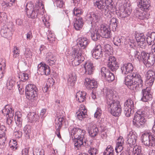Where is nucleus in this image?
<instances>
[{"mask_svg": "<svg viewBox=\"0 0 155 155\" xmlns=\"http://www.w3.org/2000/svg\"><path fill=\"white\" fill-rule=\"evenodd\" d=\"M104 95L106 96L107 103L109 110L114 116H119L122 112V108L120 102L114 99L116 96L114 94L112 90L106 88L104 89Z\"/></svg>", "mask_w": 155, "mask_h": 155, "instance_id": "nucleus-1", "label": "nucleus"}, {"mask_svg": "<svg viewBox=\"0 0 155 155\" xmlns=\"http://www.w3.org/2000/svg\"><path fill=\"white\" fill-rule=\"evenodd\" d=\"M124 82L129 88L134 91H137L143 87L142 78L136 72L125 77Z\"/></svg>", "mask_w": 155, "mask_h": 155, "instance_id": "nucleus-2", "label": "nucleus"}, {"mask_svg": "<svg viewBox=\"0 0 155 155\" xmlns=\"http://www.w3.org/2000/svg\"><path fill=\"white\" fill-rule=\"evenodd\" d=\"M69 130H71L70 132L71 137L75 140L74 145L78 149L82 146H86L87 141L84 137L85 131L84 130L77 127H70Z\"/></svg>", "mask_w": 155, "mask_h": 155, "instance_id": "nucleus-3", "label": "nucleus"}, {"mask_svg": "<svg viewBox=\"0 0 155 155\" xmlns=\"http://www.w3.org/2000/svg\"><path fill=\"white\" fill-rule=\"evenodd\" d=\"M150 110V107L146 106L144 108V111H137L135 114L133 120L134 125L137 128L143 127L146 122L145 115H149Z\"/></svg>", "mask_w": 155, "mask_h": 155, "instance_id": "nucleus-4", "label": "nucleus"}, {"mask_svg": "<svg viewBox=\"0 0 155 155\" xmlns=\"http://www.w3.org/2000/svg\"><path fill=\"white\" fill-rule=\"evenodd\" d=\"M142 142L146 146L154 147L155 145V137L154 135L149 131H145L141 136Z\"/></svg>", "mask_w": 155, "mask_h": 155, "instance_id": "nucleus-5", "label": "nucleus"}, {"mask_svg": "<svg viewBox=\"0 0 155 155\" xmlns=\"http://www.w3.org/2000/svg\"><path fill=\"white\" fill-rule=\"evenodd\" d=\"M44 7L42 0H38L35 3V8L28 11L26 13L29 18H36L38 14L44 13Z\"/></svg>", "mask_w": 155, "mask_h": 155, "instance_id": "nucleus-6", "label": "nucleus"}, {"mask_svg": "<svg viewBox=\"0 0 155 155\" xmlns=\"http://www.w3.org/2000/svg\"><path fill=\"white\" fill-rule=\"evenodd\" d=\"M37 89L35 85L30 84L27 85L25 88L26 97L29 100H35L37 98Z\"/></svg>", "mask_w": 155, "mask_h": 155, "instance_id": "nucleus-7", "label": "nucleus"}, {"mask_svg": "<svg viewBox=\"0 0 155 155\" xmlns=\"http://www.w3.org/2000/svg\"><path fill=\"white\" fill-rule=\"evenodd\" d=\"M14 31V26L12 23H11L2 27L1 30V34L3 37L10 39Z\"/></svg>", "mask_w": 155, "mask_h": 155, "instance_id": "nucleus-8", "label": "nucleus"}, {"mask_svg": "<svg viewBox=\"0 0 155 155\" xmlns=\"http://www.w3.org/2000/svg\"><path fill=\"white\" fill-rule=\"evenodd\" d=\"M2 112L7 118L6 123L9 127H11L13 117L14 115V110L9 105H6L2 110Z\"/></svg>", "mask_w": 155, "mask_h": 155, "instance_id": "nucleus-9", "label": "nucleus"}, {"mask_svg": "<svg viewBox=\"0 0 155 155\" xmlns=\"http://www.w3.org/2000/svg\"><path fill=\"white\" fill-rule=\"evenodd\" d=\"M82 54L81 52L78 51V49L74 48L72 53V56L74 59L72 61L73 65H78L84 60Z\"/></svg>", "mask_w": 155, "mask_h": 155, "instance_id": "nucleus-10", "label": "nucleus"}, {"mask_svg": "<svg viewBox=\"0 0 155 155\" xmlns=\"http://www.w3.org/2000/svg\"><path fill=\"white\" fill-rule=\"evenodd\" d=\"M89 43L88 39L85 38H79L77 40V45L78 49L77 48L79 51L83 54L86 51V48Z\"/></svg>", "mask_w": 155, "mask_h": 155, "instance_id": "nucleus-11", "label": "nucleus"}, {"mask_svg": "<svg viewBox=\"0 0 155 155\" xmlns=\"http://www.w3.org/2000/svg\"><path fill=\"white\" fill-rule=\"evenodd\" d=\"M87 20L90 22L92 26L97 25L101 20L100 16L98 14L93 12L87 14Z\"/></svg>", "mask_w": 155, "mask_h": 155, "instance_id": "nucleus-12", "label": "nucleus"}, {"mask_svg": "<svg viewBox=\"0 0 155 155\" xmlns=\"http://www.w3.org/2000/svg\"><path fill=\"white\" fill-rule=\"evenodd\" d=\"M101 77L104 78L109 82H112L115 79L114 74L110 72L108 69H106L105 67H103L101 68Z\"/></svg>", "mask_w": 155, "mask_h": 155, "instance_id": "nucleus-13", "label": "nucleus"}, {"mask_svg": "<svg viewBox=\"0 0 155 155\" xmlns=\"http://www.w3.org/2000/svg\"><path fill=\"white\" fill-rule=\"evenodd\" d=\"M143 62L147 67H150L152 66L155 62L154 57L152 54L149 53H143Z\"/></svg>", "mask_w": 155, "mask_h": 155, "instance_id": "nucleus-14", "label": "nucleus"}, {"mask_svg": "<svg viewBox=\"0 0 155 155\" xmlns=\"http://www.w3.org/2000/svg\"><path fill=\"white\" fill-rule=\"evenodd\" d=\"M104 2L106 9L104 14L107 17L110 18L111 17L110 13L115 9L114 3L112 0H105Z\"/></svg>", "mask_w": 155, "mask_h": 155, "instance_id": "nucleus-15", "label": "nucleus"}, {"mask_svg": "<svg viewBox=\"0 0 155 155\" xmlns=\"http://www.w3.org/2000/svg\"><path fill=\"white\" fill-rule=\"evenodd\" d=\"M37 72L41 75H48L50 73V67L44 63L41 62L38 66Z\"/></svg>", "mask_w": 155, "mask_h": 155, "instance_id": "nucleus-16", "label": "nucleus"}, {"mask_svg": "<svg viewBox=\"0 0 155 155\" xmlns=\"http://www.w3.org/2000/svg\"><path fill=\"white\" fill-rule=\"evenodd\" d=\"M64 118L62 116H58L55 119V124L56 129L55 133L58 137L59 138H61L60 134V130L62 125L63 124Z\"/></svg>", "mask_w": 155, "mask_h": 155, "instance_id": "nucleus-17", "label": "nucleus"}, {"mask_svg": "<svg viewBox=\"0 0 155 155\" xmlns=\"http://www.w3.org/2000/svg\"><path fill=\"white\" fill-rule=\"evenodd\" d=\"M142 92L143 97L141 100L142 101L147 102L152 99V93L150 87H147L146 89H143Z\"/></svg>", "mask_w": 155, "mask_h": 155, "instance_id": "nucleus-18", "label": "nucleus"}, {"mask_svg": "<svg viewBox=\"0 0 155 155\" xmlns=\"http://www.w3.org/2000/svg\"><path fill=\"white\" fill-rule=\"evenodd\" d=\"M85 71L82 73H84L86 74L91 75L93 74L95 69L94 67L92 61L90 60L86 61L84 65Z\"/></svg>", "mask_w": 155, "mask_h": 155, "instance_id": "nucleus-19", "label": "nucleus"}, {"mask_svg": "<svg viewBox=\"0 0 155 155\" xmlns=\"http://www.w3.org/2000/svg\"><path fill=\"white\" fill-rule=\"evenodd\" d=\"M108 67L112 71H116L118 68V64L116 58L112 56H109L108 58Z\"/></svg>", "mask_w": 155, "mask_h": 155, "instance_id": "nucleus-20", "label": "nucleus"}, {"mask_svg": "<svg viewBox=\"0 0 155 155\" xmlns=\"http://www.w3.org/2000/svg\"><path fill=\"white\" fill-rule=\"evenodd\" d=\"M120 68L122 73L126 74L129 73H131L133 71L134 67L132 63H128L121 64Z\"/></svg>", "mask_w": 155, "mask_h": 155, "instance_id": "nucleus-21", "label": "nucleus"}, {"mask_svg": "<svg viewBox=\"0 0 155 155\" xmlns=\"http://www.w3.org/2000/svg\"><path fill=\"white\" fill-rule=\"evenodd\" d=\"M92 57L94 58L100 59L103 57V52L100 45H97L91 51Z\"/></svg>", "mask_w": 155, "mask_h": 155, "instance_id": "nucleus-22", "label": "nucleus"}, {"mask_svg": "<svg viewBox=\"0 0 155 155\" xmlns=\"http://www.w3.org/2000/svg\"><path fill=\"white\" fill-rule=\"evenodd\" d=\"M87 110L84 105L81 104L80 106L79 109L76 112L77 118L79 120H82L86 117L87 116Z\"/></svg>", "mask_w": 155, "mask_h": 155, "instance_id": "nucleus-23", "label": "nucleus"}, {"mask_svg": "<svg viewBox=\"0 0 155 155\" xmlns=\"http://www.w3.org/2000/svg\"><path fill=\"white\" fill-rule=\"evenodd\" d=\"M135 38L139 45L142 48H145L146 46L145 36L143 33H137Z\"/></svg>", "mask_w": 155, "mask_h": 155, "instance_id": "nucleus-24", "label": "nucleus"}, {"mask_svg": "<svg viewBox=\"0 0 155 155\" xmlns=\"http://www.w3.org/2000/svg\"><path fill=\"white\" fill-rule=\"evenodd\" d=\"M88 129L89 135L92 138L95 137L98 134L99 130L98 128L92 123L89 124Z\"/></svg>", "mask_w": 155, "mask_h": 155, "instance_id": "nucleus-25", "label": "nucleus"}, {"mask_svg": "<svg viewBox=\"0 0 155 155\" xmlns=\"http://www.w3.org/2000/svg\"><path fill=\"white\" fill-rule=\"evenodd\" d=\"M138 7L141 10H147L149 9L150 6L149 0H137Z\"/></svg>", "mask_w": 155, "mask_h": 155, "instance_id": "nucleus-26", "label": "nucleus"}, {"mask_svg": "<svg viewBox=\"0 0 155 155\" xmlns=\"http://www.w3.org/2000/svg\"><path fill=\"white\" fill-rule=\"evenodd\" d=\"M85 81L84 84L87 88L89 89L97 88V82L95 80L87 78L85 79Z\"/></svg>", "mask_w": 155, "mask_h": 155, "instance_id": "nucleus-27", "label": "nucleus"}, {"mask_svg": "<svg viewBox=\"0 0 155 155\" xmlns=\"http://www.w3.org/2000/svg\"><path fill=\"white\" fill-rule=\"evenodd\" d=\"M141 11L136 10L135 15L138 18L143 20L145 19H148L150 17V15L147 10H143Z\"/></svg>", "mask_w": 155, "mask_h": 155, "instance_id": "nucleus-28", "label": "nucleus"}, {"mask_svg": "<svg viewBox=\"0 0 155 155\" xmlns=\"http://www.w3.org/2000/svg\"><path fill=\"white\" fill-rule=\"evenodd\" d=\"M124 145V140L122 137L120 136L117 140L115 149V151L117 153L120 152L123 150Z\"/></svg>", "mask_w": 155, "mask_h": 155, "instance_id": "nucleus-29", "label": "nucleus"}, {"mask_svg": "<svg viewBox=\"0 0 155 155\" xmlns=\"http://www.w3.org/2000/svg\"><path fill=\"white\" fill-rule=\"evenodd\" d=\"M74 26L77 30H79L81 29L84 25V21L83 18L79 17L75 19L74 22Z\"/></svg>", "mask_w": 155, "mask_h": 155, "instance_id": "nucleus-30", "label": "nucleus"}, {"mask_svg": "<svg viewBox=\"0 0 155 155\" xmlns=\"http://www.w3.org/2000/svg\"><path fill=\"white\" fill-rule=\"evenodd\" d=\"M123 9H120V16L122 18H124L129 15L131 12V10L129 6L124 8V6L122 7Z\"/></svg>", "mask_w": 155, "mask_h": 155, "instance_id": "nucleus-31", "label": "nucleus"}, {"mask_svg": "<svg viewBox=\"0 0 155 155\" xmlns=\"http://www.w3.org/2000/svg\"><path fill=\"white\" fill-rule=\"evenodd\" d=\"M76 81V76L75 73L72 72L68 75L67 84L68 86H73Z\"/></svg>", "mask_w": 155, "mask_h": 155, "instance_id": "nucleus-32", "label": "nucleus"}, {"mask_svg": "<svg viewBox=\"0 0 155 155\" xmlns=\"http://www.w3.org/2000/svg\"><path fill=\"white\" fill-rule=\"evenodd\" d=\"M94 4L95 7L101 11H104V12H105L106 6L104 0H95L94 1Z\"/></svg>", "mask_w": 155, "mask_h": 155, "instance_id": "nucleus-33", "label": "nucleus"}, {"mask_svg": "<svg viewBox=\"0 0 155 155\" xmlns=\"http://www.w3.org/2000/svg\"><path fill=\"white\" fill-rule=\"evenodd\" d=\"M137 136L132 132H130L128 134L127 137V141L130 145H133L136 143Z\"/></svg>", "mask_w": 155, "mask_h": 155, "instance_id": "nucleus-34", "label": "nucleus"}, {"mask_svg": "<svg viewBox=\"0 0 155 155\" xmlns=\"http://www.w3.org/2000/svg\"><path fill=\"white\" fill-rule=\"evenodd\" d=\"M86 93L84 91H79L76 94V100L80 103L84 102L86 100Z\"/></svg>", "mask_w": 155, "mask_h": 155, "instance_id": "nucleus-35", "label": "nucleus"}, {"mask_svg": "<svg viewBox=\"0 0 155 155\" xmlns=\"http://www.w3.org/2000/svg\"><path fill=\"white\" fill-rule=\"evenodd\" d=\"M22 115L21 113L19 112H16L15 119V123L18 127H21L22 124Z\"/></svg>", "mask_w": 155, "mask_h": 155, "instance_id": "nucleus-36", "label": "nucleus"}, {"mask_svg": "<svg viewBox=\"0 0 155 155\" xmlns=\"http://www.w3.org/2000/svg\"><path fill=\"white\" fill-rule=\"evenodd\" d=\"M125 40L126 38L124 37H119L116 36L114 38L113 42L114 45L118 46L121 45V43L125 44Z\"/></svg>", "mask_w": 155, "mask_h": 155, "instance_id": "nucleus-37", "label": "nucleus"}, {"mask_svg": "<svg viewBox=\"0 0 155 155\" xmlns=\"http://www.w3.org/2000/svg\"><path fill=\"white\" fill-rule=\"evenodd\" d=\"M29 121L31 123L38 121L39 117L34 112L30 113L28 114Z\"/></svg>", "mask_w": 155, "mask_h": 155, "instance_id": "nucleus-38", "label": "nucleus"}, {"mask_svg": "<svg viewBox=\"0 0 155 155\" xmlns=\"http://www.w3.org/2000/svg\"><path fill=\"white\" fill-rule=\"evenodd\" d=\"M91 36L93 40L95 41L97 40L101 37V35L96 29L93 28V30H90Z\"/></svg>", "mask_w": 155, "mask_h": 155, "instance_id": "nucleus-39", "label": "nucleus"}, {"mask_svg": "<svg viewBox=\"0 0 155 155\" xmlns=\"http://www.w3.org/2000/svg\"><path fill=\"white\" fill-rule=\"evenodd\" d=\"M133 155H145L143 153L142 147L140 146H135L133 148Z\"/></svg>", "mask_w": 155, "mask_h": 155, "instance_id": "nucleus-40", "label": "nucleus"}, {"mask_svg": "<svg viewBox=\"0 0 155 155\" xmlns=\"http://www.w3.org/2000/svg\"><path fill=\"white\" fill-rule=\"evenodd\" d=\"M124 107L134 109V101L130 99L127 100L124 103Z\"/></svg>", "mask_w": 155, "mask_h": 155, "instance_id": "nucleus-41", "label": "nucleus"}, {"mask_svg": "<svg viewBox=\"0 0 155 155\" xmlns=\"http://www.w3.org/2000/svg\"><path fill=\"white\" fill-rule=\"evenodd\" d=\"M114 153V150L113 147L111 145H109L103 153V155H113Z\"/></svg>", "mask_w": 155, "mask_h": 155, "instance_id": "nucleus-42", "label": "nucleus"}, {"mask_svg": "<svg viewBox=\"0 0 155 155\" xmlns=\"http://www.w3.org/2000/svg\"><path fill=\"white\" fill-rule=\"evenodd\" d=\"M47 39L49 42L51 43H54L55 40L54 34L50 30L48 31Z\"/></svg>", "mask_w": 155, "mask_h": 155, "instance_id": "nucleus-43", "label": "nucleus"}, {"mask_svg": "<svg viewBox=\"0 0 155 155\" xmlns=\"http://www.w3.org/2000/svg\"><path fill=\"white\" fill-rule=\"evenodd\" d=\"M147 53L145 51L139 52L136 51L134 52L135 57L136 58H137L139 61H140L143 60V53Z\"/></svg>", "mask_w": 155, "mask_h": 155, "instance_id": "nucleus-44", "label": "nucleus"}, {"mask_svg": "<svg viewBox=\"0 0 155 155\" xmlns=\"http://www.w3.org/2000/svg\"><path fill=\"white\" fill-rule=\"evenodd\" d=\"M83 11L82 9L79 8L75 7L73 10V15L77 16L78 18L82 14Z\"/></svg>", "mask_w": 155, "mask_h": 155, "instance_id": "nucleus-45", "label": "nucleus"}, {"mask_svg": "<svg viewBox=\"0 0 155 155\" xmlns=\"http://www.w3.org/2000/svg\"><path fill=\"white\" fill-rule=\"evenodd\" d=\"M117 21H118L116 18L113 17L108 22L109 25L112 26L113 30H115L117 27Z\"/></svg>", "mask_w": 155, "mask_h": 155, "instance_id": "nucleus-46", "label": "nucleus"}, {"mask_svg": "<svg viewBox=\"0 0 155 155\" xmlns=\"http://www.w3.org/2000/svg\"><path fill=\"white\" fill-rule=\"evenodd\" d=\"M6 137L5 135H0V148H4L6 145Z\"/></svg>", "mask_w": 155, "mask_h": 155, "instance_id": "nucleus-47", "label": "nucleus"}, {"mask_svg": "<svg viewBox=\"0 0 155 155\" xmlns=\"http://www.w3.org/2000/svg\"><path fill=\"white\" fill-rule=\"evenodd\" d=\"M54 83L51 80H48L47 81L45 85L43 88V90L44 92H46L49 89L51 86H52Z\"/></svg>", "mask_w": 155, "mask_h": 155, "instance_id": "nucleus-48", "label": "nucleus"}, {"mask_svg": "<svg viewBox=\"0 0 155 155\" xmlns=\"http://www.w3.org/2000/svg\"><path fill=\"white\" fill-rule=\"evenodd\" d=\"M104 53L106 56L108 57L112 53V49H111V46L109 45H105L104 47Z\"/></svg>", "mask_w": 155, "mask_h": 155, "instance_id": "nucleus-49", "label": "nucleus"}, {"mask_svg": "<svg viewBox=\"0 0 155 155\" xmlns=\"http://www.w3.org/2000/svg\"><path fill=\"white\" fill-rule=\"evenodd\" d=\"M19 78L20 79V81H25L28 78V75L25 73H21L19 75Z\"/></svg>", "mask_w": 155, "mask_h": 155, "instance_id": "nucleus-50", "label": "nucleus"}, {"mask_svg": "<svg viewBox=\"0 0 155 155\" xmlns=\"http://www.w3.org/2000/svg\"><path fill=\"white\" fill-rule=\"evenodd\" d=\"M15 83V82L14 80L11 78H9L6 83L7 89L9 90L12 89Z\"/></svg>", "mask_w": 155, "mask_h": 155, "instance_id": "nucleus-51", "label": "nucleus"}, {"mask_svg": "<svg viewBox=\"0 0 155 155\" xmlns=\"http://www.w3.org/2000/svg\"><path fill=\"white\" fill-rule=\"evenodd\" d=\"M34 155H44V150L39 147H36L34 150Z\"/></svg>", "mask_w": 155, "mask_h": 155, "instance_id": "nucleus-52", "label": "nucleus"}, {"mask_svg": "<svg viewBox=\"0 0 155 155\" xmlns=\"http://www.w3.org/2000/svg\"><path fill=\"white\" fill-rule=\"evenodd\" d=\"M111 32L110 28H108L104 33L100 34L101 36L104 38H109L111 36Z\"/></svg>", "mask_w": 155, "mask_h": 155, "instance_id": "nucleus-53", "label": "nucleus"}, {"mask_svg": "<svg viewBox=\"0 0 155 155\" xmlns=\"http://www.w3.org/2000/svg\"><path fill=\"white\" fill-rule=\"evenodd\" d=\"M12 52H13V57L14 58H17L19 56L20 50L18 48L17 46H15L14 47Z\"/></svg>", "mask_w": 155, "mask_h": 155, "instance_id": "nucleus-54", "label": "nucleus"}, {"mask_svg": "<svg viewBox=\"0 0 155 155\" xmlns=\"http://www.w3.org/2000/svg\"><path fill=\"white\" fill-rule=\"evenodd\" d=\"M108 28H110L107 25H105L104 24H102L101 25L99 29H98L97 31L100 34H102L107 30Z\"/></svg>", "mask_w": 155, "mask_h": 155, "instance_id": "nucleus-55", "label": "nucleus"}, {"mask_svg": "<svg viewBox=\"0 0 155 155\" xmlns=\"http://www.w3.org/2000/svg\"><path fill=\"white\" fill-rule=\"evenodd\" d=\"M146 78L148 79L152 78L153 79H155V74L153 71L151 70H149L147 71L146 74Z\"/></svg>", "mask_w": 155, "mask_h": 155, "instance_id": "nucleus-56", "label": "nucleus"}, {"mask_svg": "<svg viewBox=\"0 0 155 155\" xmlns=\"http://www.w3.org/2000/svg\"><path fill=\"white\" fill-rule=\"evenodd\" d=\"M124 113L127 117H129L130 114L134 112V109H130L124 107Z\"/></svg>", "mask_w": 155, "mask_h": 155, "instance_id": "nucleus-57", "label": "nucleus"}, {"mask_svg": "<svg viewBox=\"0 0 155 155\" xmlns=\"http://www.w3.org/2000/svg\"><path fill=\"white\" fill-rule=\"evenodd\" d=\"M42 18L45 25L47 28L49 27L50 25V23L48 21L49 17L47 15H45Z\"/></svg>", "mask_w": 155, "mask_h": 155, "instance_id": "nucleus-58", "label": "nucleus"}, {"mask_svg": "<svg viewBox=\"0 0 155 155\" xmlns=\"http://www.w3.org/2000/svg\"><path fill=\"white\" fill-rule=\"evenodd\" d=\"M35 8V7L33 3L31 2H28L26 5V12L29 11L33 10Z\"/></svg>", "mask_w": 155, "mask_h": 155, "instance_id": "nucleus-59", "label": "nucleus"}, {"mask_svg": "<svg viewBox=\"0 0 155 155\" xmlns=\"http://www.w3.org/2000/svg\"><path fill=\"white\" fill-rule=\"evenodd\" d=\"M51 60L56 61V58L53 55L52 53L50 52H48L46 54V60Z\"/></svg>", "mask_w": 155, "mask_h": 155, "instance_id": "nucleus-60", "label": "nucleus"}, {"mask_svg": "<svg viewBox=\"0 0 155 155\" xmlns=\"http://www.w3.org/2000/svg\"><path fill=\"white\" fill-rule=\"evenodd\" d=\"M102 111L101 108L98 107L97 108L96 111L94 114V117L97 119H99L102 114Z\"/></svg>", "mask_w": 155, "mask_h": 155, "instance_id": "nucleus-61", "label": "nucleus"}, {"mask_svg": "<svg viewBox=\"0 0 155 155\" xmlns=\"http://www.w3.org/2000/svg\"><path fill=\"white\" fill-rule=\"evenodd\" d=\"M32 53L30 50L27 48L24 54V55L26 58H31L32 56Z\"/></svg>", "mask_w": 155, "mask_h": 155, "instance_id": "nucleus-62", "label": "nucleus"}, {"mask_svg": "<svg viewBox=\"0 0 155 155\" xmlns=\"http://www.w3.org/2000/svg\"><path fill=\"white\" fill-rule=\"evenodd\" d=\"M57 6L59 8L62 7L63 5V2L61 0H52Z\"/></svg>", "mask_w": 155, "mask_h": 155, "instance_id": "nucleus-63", "label": "nucleus"}, {"mask_svg": "<svg viewBox=\"0 0 155 155\" xmlns=\"http://www.w3.org/2000/svg\"><path fill=\"white\" fill-rule=\"evenodd\" d=\"M88 152L91 155H95L98 153V151L96 148L91 147Z\"/></svg>", "mask_w": 155, "mask_h": 155, "instance_id": "nucleus-64", "label": "nucleus"}]
</instances>
